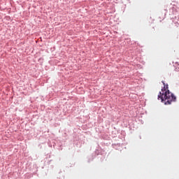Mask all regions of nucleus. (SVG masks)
<instances>
[{
    "label": "nucleus",
    "mask_w": 179,
    "mask_h": 179,
    "mask_svg": "<svg viewBox=\"0 0 179 179\" xmlns=\"http://www.w3.org/2000/svg\"><path fill=\"white\" fill-rule=\"evenodd\" d=\"M162 83L164 85V87L158 95V100H161L162 103L169 106L171 104L173 101H176V97L174 96V94L171 93L170 90H169V85H166L164 81H162Z\"/></svg>",
    "instance_id": "f257e3e1"
}]
</instances>
